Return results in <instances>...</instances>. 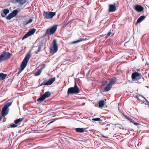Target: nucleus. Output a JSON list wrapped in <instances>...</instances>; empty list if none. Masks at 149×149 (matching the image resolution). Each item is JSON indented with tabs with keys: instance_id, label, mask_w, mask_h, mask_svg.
<instances>
[{
	"instance_id": "nucleus-1",
	"label": "nucleus",
	"mask_w": 149,
	"mask_h": 149,
	"mask_svg": "<svg viewBox=\"0 0 149 149\" xmlns=\"http://www.w3.org/2000/svg\"><path fill=\"white\" fill-rule=\"evenodd\" d=\"M31 57V55L30 52H28L26 54L21 64L20 69L19 70V74L26 67Z\"/></svg>"
},
{
	"instance_id": "nucleus-2",
	"label": "nucleus",
	"mask_w": 149,
	"mask_h": 149,
	"mask_svg": "<svg viewBox=\"0 0 149 149\" xmlns=\"http://www.w3.org/2000/svg\"><path fill=\"white\" fill-rule=\"evenodd\" d=\"M80 91L79 88L76 84L75 83L74 86V87L68 88L67 91V94L69 95L78 94L80 93Z\"/></svg>"
},
{
	"instance_id": "nucleus-3",
	"label": "nucleus",
	"mask_w": 149,
	"mask_h": 149,
	"mask_svg": "<svg viewBox=\"0 0 149 149\" xmlns=\"http://www.w3.org/2000/svg\"><path fill=\"white\" fill-rule=\"evenodd\" d=\"M57 28V25H54L50 28H49L47 29L45 35H52L56 31Z\"/></svg>"
},
{
	"instance_id": "nucleus-4",
	"label": "nucleus",
	"mask_w": 149,
	"mask_h": 149,
	"mask_svg": "<svg viewBox=\"0 0 149 149\" xmlns=\"http://www.w3.org/2000/svg\"><path fill=\"white\" fill-rule=\"evenodd\" d=\"M12 104V102H9L6 104L2 109L1 114L3 116H6L8 113V107Z\"/></svg>"
},
{
	"instance_id": "nucleus-5",
	"label": "nucleus",
	"mask_w": 149,
	"mask_h": 149,
	"mask_svg": "<svg viewBox=\"0 0 149 149\" xmlns=\"http://www.w3.org/2000/svg\"><path fill=\"white\" fill-rule=\"evenodd\" d=\"M12 55L9 52H4L3 53L0 55V62H2L9 59Z\"/></svg>"
},
{
	"instance_id": "nucleus-6",
	"label": "nucleus",
	"mask_w": 149,
	"mask_h": 149,
	"mask_svg": "<svg viewBox=\"0 0 149 149\" xmlns=\"http://www.w3.org/2000/svg\"><path fill=\"white\" fill-rule=\"evenodd\" d=\"M53 47H51L50 49V52L51 53L54 54L58 50V46L57 44L56 40L54 39L53 40Z\"/></svg>"
},
{
	"instance_id": "nucleus-7",
	"label": "nucleus",
	"mask_w": 149,
	"mask_h": 149,
	"mask_svg": "<svg viewBox=\"0 0 149 149\" xmlns=\"http://www.w3.org/2000/svg\"><path fill=\"white\" fill-rule=\"evenodd\" d=\"M56 13L55 12H44L43 16L45 19H51L55 15Z\"/></svg>"
},
{
	"instance_id": "nucleus-8",
	"label": "nucleus",
	"mask_w": 149,
	"mask_h": 149,
	"mask_svg": "<svg viewBox=\"0 0 149 149\" xmlns=\"http://www.w3.org/2000/svg\"><path fill=\"white\" fill-rule=\"evenodd\" d=\"M56 79L55 77L49 79L48 81L46 80H44L41 84L39 86H42L43 85H51L52 84L53 82L55 81Z\"/></svg>"
},
{
	"instance_id": "nucleus-9",
	"label": "nucleus",
	"mask_w": 149,
	"mask_h": 149,
	"mask_svg": "<svg viewBox=\"0 0 149 149\" xmlns=\"http://www.w3.org/2000/svg\"><path fill=\"white\" fill-rule=\"evenodd\" d=\"M51 95V93L49 91H47L43 94L41 97L38 98L37 101L38 102L42 101L46 98L50 96Z\"/></svg>"
},
{
	"instance_id": "nucleus-10",
	"label": "nucleus",
	"mask_w": 149,
	"mask_h": 149,
	"mask_svg": "<svg viewBox=\"0 0 149 149\" xmlns=\"http://www.w3.org/2000/svg\"><path fill=\"white\" fill-rule=\"evenodd\" d=\"M36 31V29L34 28H33L29 30V31L23 36L22 38V40H23L24 39L32 35Z\"/></svg>"
},
{
	"instance_id": "nucleus-11",
	"label": "nucleus",
	"mask_w": 149,
	"mask_h": 149,
	"mask_svg": "<svg viewBox=\"0 0 149 149\" xmlns=\"http://www.w3.org/2000/svg\"><path fill=\"white\" fill-rule=\"evenodd\" d=\"M18 13V10H13L11 13L9 14L8 16L6 17L7 19L10 20L13 17L15 16Z\"/></svg>"
},
{
	"instance_id": "nucleus-12",
	"label": "nucleus",
	"mask_w": 149,
	"mask_h": 149,
	"mask_svg": "<svg viewBox=\"0 0 149 149\" xmlns=\"http://www.w3.org/2000/svg\"><path fill=\"white\" fill-rule=\"evenodd\" d=\"M133 8L134 10L138 12H142L144 10L143 8L139 5H136L133 6Z\"/></svg>"
},
{
	"instance_id": "nucleus-13",
	"label": "nucleus",
	"mask_w": 149,
	"mask_h": 149,
	"mask_svg": "<svg viewBox=\"0 0 149 149\" xmlns=\"http://www.w3.org/2000/svg\"><path fill=\"white\" fill-rule=\"evenodd\" d=\"M141 77V74L140 73H139L138 72H134L132 73V79L133 80L136 79V80H137L138 79H140V78H137V77Z\"/></svg>"
},
{
	"instance_id": "nucleus-14",
	"label": "nucleus",
	"mask_w": 149,
	"mask_h": 149,
	"mask_svg": "<svg viewBox=\"0 0 149 149\" xmlns=\"http://www.w3.org/2000/svg\"><path fill=\"white\" fill-rule=\"evenodd\" d=\"M9 12V10L8 9H5L3 10L1 13V15L3 17H5L6 15Z\"/></svg>"
},
{
	"instance_id": "nucleus-15",
	"label": "nucleus",
	"mask_w": 149,
	"mask_h": 149,
	"mask_svg": "<svg viewBox=\"0 0 149 149\" xmlns=\"http://www.w3.org/2000/svg\"><path fill=\"white\" fill-rule=\"evenodd\" d=\"M116 10L115 6L114 5L111 4L109 6V11L110 12L115 11Z\"/></svg>"
},
{
	"instance_id": "nucleus-16",
	"label": "nucleus",
	"mask_w": 149,
	"mask_h": 149,
	"mask_svg": "<svg viewBox=\"0 0 149 149\" xmlns=\"http://www.w3.org/2000/svg\"><path fill=\"white\" fill-rule=\"evenodd\" d=\"M124 117L128 120H129L130 122L133 123L136 125H138L139 124L135 122L134 120L130 118L126 115H124Z\"/></svg>"
},
{
	"instance_id": "nucleus-17",
	"label": "nucleus",
	"mask_w": 149,
	"mask_h": 149,
	"mask_svg": "<svg viewBox=\"0 0 149 149\" xmlns=\"http://www.w3.org/2000/svg\"><path fill=\"white\" fill-rule=\"evenodd\" d=\"M146 16L144 15H142L140 17L137 19V21L135 23V24L136 25L138 23H140L146 18Z\"/></svg>"
},
{
	"instance_id": "nucleus-18",
	"label": "nucleus",
	"mask_w": 149,
	"mask_h": 149,
	"mask_svg": "<svg viewBox=\"0 0 149 149\" xmlns=\"http://www.w3.org/2000/svg\"><path fill=\"white\" fill-rule=\"evenodd\" d=\"M33 21V19L31 18H29L24 20L23 22V24L24 26H26L28 24H30Z\"/></svg>"
},
{
	"instance_id": "nucleus-19",
	"label": "nucleus",
	"mask_w": 149,
	"mask_h": 149,
	"mask_svg": "<svg viewBox=\"0 0 149 149\" xmlns=\"http://www.w3.org/2000/svg\"><path fill=\"white\" fill-rule=\"evenodd\" d=\"M116 78L112 79L109 81L108 84L112 87V86L116 83Z\"/></svg>"
},
{
	"instance_id": "nucleus-20",
	"label": "nucleus",
	"mask_w": 149,
	"mask_h": 149,
	"mask_svg": "<svg viewBox=\"0 0 149 149\" xmlns=\"http://www.w3.org/2000/svg\"><path fill=\"white\" fill-rule=\"evenodd\" d=\"M85 129H84L82 128H78L75 129V130L77 132L79 133H82L85 131ZM86 130L85 132H87Z\"/></svg>"
},
{
	"instance_id": "nucleus-21",
	"label": "nucleus",
	"mask_w": 149,
	"mask_h": 149,
	"mask_svg": "<svg viewBox=\"0 0 149 149\" xmlns=\"http://www.w3.org/2000/svg\"><path fill=\"white\" fill-rule=\"evenodd\" d=\"M111 87H112L108 84L107 86L103 89V91L108 92L110 90Z\"/></svg>"
},
{
	"instance_id": "nucleus-22",
	"label": "nucleus",
	"mask_w": 149,
	"mask_h": 149,
	"mask_svg": "<svg viewBox=\"0 0 149 149\" xmlns=\"http://www.w3.org/2000/svg\"><path fill=\"white\" fill-rule=\"evenodd\" d=\"M14 122L15 123V124H12L10 125V127H14L15 128L17 126V123H19V119H17L15 120Z\"/></svg>"
},
{
	"instance_id": "nucleus-23",
	"label": "nucleus",
	"mask_w": 149,
	"mask_h": 149,
	"mask_svg": "<svg viewBox=\"0 0 149 149\" xmlns=\"http://www.w3.org/2000/svg\"><path fill=\"white\" fill-rule=\"evenodd\" d=\"M6 74H4L3 73H0V81L3 80L7 76Z\"/></svg>"
},
{
	"instance_id": "nucleus-24",
	"label": "nucleus",
	"mask_w": 149,
	"mask_h": 149,
	"mask_svg": "<svg viewBox=\"0 0 149 149\" xmlns=\"http://www.w3.org/2000/svg\"><path fill=\"white\" fill-rule=\"evenodd\" d=\"M105 104V102L104 100H101L100 101L99 103V106L100 107H104Z\"/></svg>"
},
{
	"instance_id": "nucleus-25",
	"label": "nucleus",
	"mask_w": 149,
	"mask_h": 149,
	"mask_svg": "<svg viewBox=\"0 0 149 149\" xmlns=\"http://www.w3.org/2000/svg\"><path fill=\"white\" fill-rule=\"evenodd\" d=\"M42 69L43 68H41L36 72L35 73L34 75L36 76L39 75L42 71Z\"/></svg>"
},
{
	"instance_id": "nucleus-26",
	"label": "nucleus",
	"mask_w": 149,
	"mask_h": 149,
	"mask_svg": "<svg viewBox=\"0 0 149 149\" xmlns=\"http://www.w3.org/2000/svg\"><path fill=\"white\" fill-rule=\"evenodd\" d=\"M28 0H19V3L21 5H23Z\"/></svg>"
},
{
	"instance_id": "nucleus-27",
	"label": "nucleus",
	"mask_w": 149,
	"mask_h": 149,
	"mask_svg": "<svg viewBox=\"0 0 149 149\" xmlns=\"http://www.w3.org/2000/svg\"><path fill=\"white\" fill-rule=\"evenodd\" d=\"M86 40H87V39L86 38L84 39V38H80L79 40H78L77 41H78V42H81V41Z\"/></svg>"
},
{
	"instance_id": "nucleus-28",
	"label": "nucleus",
	"mask_w": 149,
	"mask_h": 149,
	"mask_svg": "<svg viewBox=\"0 0 149 149\" xmlns=\"http://www.w3.org/2000/svg\"><path fill=\"white\" fill-rule=\"evenodd\" d=\"M92 120L93 121H101V119L99 118H92Z\"/></svg>"
},
{
	"instance_id": "nucleus-29",
	"label": "nucleus",
	"mask_w": 149,
	"mask_h": 149,
	"mask_svg": "<svg viewBox=\"0 0 149 149\" xmlns=\"http://www.w3.org/2000/svg\"><path fill=\"white\" fill-rule=\"evenodd\" d=\"M41 49V47H39L38 51L36 52V54H37L39 52Z\"/></svg>"
},
{
	"instance_id": "nucleus-30",
	"label": "nucleus",
	"mask_w": 149,
	"mask_h": 149,
	"mask_svg": "<svg viewBox=\"0 0 149 149\" xmlns=\"http://www.w3.org/2000/svg\"><path fill=\"white\" fill-rule=\"evenodd\" d=\"M111 34V30H110V31L107 34L106 36V37H107L108 36H110Z\"/></svg>"
},
{
	"instance_id": "nucleus-31",
	"label": "nucleus",
	"mask_w": 149,
	"mask_h": 149,
	"mask_svg": "<svg viewBox=\"0 0 149 149\" xmlns=\"http://www.w3.org/2000/svg\"><path fill=\"white\" fill-rule=\"evenodd\" d=\"M101 136L103 137V138H108V137L107 136H104L103 134H101Z\"/></svg>"
},
{
	"instance_id": "nucleus-32",
	"label": "nucleus",
	"mask_w": 149,
	"mask_h": 149,
	"mask_svg": "<svg viewBox=\"0 0 149 149\" xmlns=\"http://www.w3.org/2000/svg\"><path fill=\"white\" fill-rule=\"evenodd\" d=\"M78 41L77 40V41H73L71 43V44H75V43H78Z\"/></svg>"
},
{
	"instance_id": "nucleus-33",
	"label": "nucleus",
	"mask_w": 149,
	"mask_h": 149,
	"mask_svg": "<svg viewBox=\"0 0 149 149\" xmlns=\"http://www.w3.org/2000/svg\"><path fill=\"white\" fill-rule=\"evenodd\" d=\"M13 1L14 3H18L19 2V0H13Z\"/></svg>"
},
{
	"instance_id": "nucleus-34",
	"label": "nucleus",
	"mask_w": 149,
	"mask_h": 149,
	"mask_svg": "<svg viewBox=\"0 0 149 149\" xmlns=\"http://www.w3.org/2000/svg\"><path fill=\"white\" fill-rule=\"evenodd\" d=\"M42 65V68H43V69L44 68H45V64H43Z\"/></svg>"
},
{
	"instance_id": "nucleus-35",
	"label": "nucleus",
	"mask_w": 149,
	"mask_h": 149,
	"mask_svg": "<svg viewBox=\"0 0 149 149\" xmlns=\"http://www.w3.org/2000/svg\"><path fill=\"white\" fill-rule=\"evenodd\" d=\"M23 119H24L23 118H19V122L22 121L23 120Z\"/></svg>"
},
{
	"instance_id": "nucleus-36",
	"label": "nucleus",
	"mask_w": 149,
	"mask_h": 149,
	"mask_svg": "<svg viewBox=\"0 0 149 149\" xmlns=\"http://www.w3.org/2000/svg\"><path fill=\"white\" fill-rule=\"evenodd\" d=\"M55 120V119H54V120L53 121H51L50 122H49V123H50V124H51V123H53V122H54Z\"/></svg>"
},
{
	"instance_id": "nucleus-37",
	"label": "nucleus",
	"mask_w": 149,
	"mask_h": 149,
	"mask_svg": "<svg viewBox=\"0 0 149 149\" xmlns=\"http://www.w3.org/2000/svg\"><path fill=\"white\" fill-rule=\"evenodd\" d=\"M104 85H105V84H102V85H101V86H104Z\"/></svg>"
},
{
	"instance_id": "nucleus-38",
	"label": "nucleus",
	"mask_w": 149,
	"mask_h": 149,
	"mask_svg": "<svg viewBox=\"0 0 149 149\" xmlns=\"http://www.w3.org/2000/svg\"><path fill=\"white\" fill-rule=\"evenodd\" d=\"M1 116H0V121L1 120Z\"/></svg>"
},
{
	"instance_id": "nucleus-39",
	"label": "nucleus",
	"mask_w": 149,
	"mask_h": 149,
	"mask_svg": "<svg viewBox=\"0 0 149 149\" xmlns=\"http://www.w3.org/2000/svg\"><path fill=\"white\" fill-rule=\"evenodd\" d=\"M50 124V123H48L47 124V125H49V124Z\"/></svg>"
}]
</instances>
